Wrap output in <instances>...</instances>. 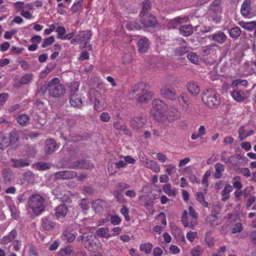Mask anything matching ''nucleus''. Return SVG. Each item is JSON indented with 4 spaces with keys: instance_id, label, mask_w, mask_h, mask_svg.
<instances>
[{
    "instance_id": "1",
    "label": "nucleus",
    "mask_w": 256,
    "mask_h": 256,
    "mask_svg": "<svg viewBox=\"0 0 256 256\" xmlns=\"http://www.w3.org/2000/svg\"><path fill=\"white\" fill-rule=\"evenodd\" d=\"M46 88L50 96L53 98H62L66 92L64 86L60 83L58 78H54L48 82Z\"/></svg>"
},
{
    "instance_id": "2",
    "label": "nucleus",
    "mask_w": 256,
    "mask_h": 256,
    "mask_svg": "<svg viewBox=\"0 0 256 256\" xmlns=\"http://www.w3.org/2000/svg\"><path fill=\"white\" fill-rule=\"evenodd\" d=\"M131 94H136L138 102L143 104L149 102L152 98V93L148 92L147 86L144 82H140L135 84L130 90Z\"/></svg>"
},
{
    "instance_id": "3",
    "label": "nucleus",
    "mask_w": 256,
    "mask_h": 256,
    "mask_svg": "<svg viewBox=\"0 0 256 256\" xmlns=\"http://www.w3.org/2000/svg\"><path fill=\"white\" fill-rule=\"evenodd\" d=\"M202 98V102L210 108H217L220 104L219 94L212 88L204 90Z\"/></svg>"
},
{
    "instance_id": "4",
    "label": "nucleus",
    "mask_w": 256,
    "mask_h": 256,
    "mask_svg": "<svg viewBox=\"0 0 256 256\" xmlns=\"http://www.w3.org/2000/svg\"><path fill=\"white\" fill-rule=\"evenodd\" d=\"M44 199L39 194H34L30 197L28 206L36 215L40 214L45 209L44 204Z\"/></svg>"
},
{
    "instance_id": "5",
    "label": "nucleus",
    "mask_w": 256,
    "mask_h": 256,
    "mask_svg": "<svg viewBox=\"0 0 256 256\" xmlns=\"http://www.w3.org/2000/svg\"><path fill=\"white\" fill-rule=\"evenodd\" d=\"M198 214L192 206L188 207V214L186 210H184L181 218V222L184 227L193 228L198 224Z\"/></svg>"
},
{
    "instance_id": "6",
    "label": "nucleus",
    "mask_w": 256,
    "mask_h": 256,
    "mask_svg": "<svg viewBox=\"0 0 256 256\" xmlns=\"http://www.w3.org/2000/svg\"><path fill=\"white\" fill-rule=\"evenodd\" d=\"M88 98L94 104V110L98 112L102 111L106 106L104 98L95 89L90 90L88 94Z\"/></svg>"
},
{
    "instance_id": "7",
    "label": "nucleus",
    "mask_w": 256,
    "mask_h": 256,
    "mask_svg": "<svg viewBox=\"0 0 256 256\" xmlns=\"http://www.w3.org/2000/svg\"><path fill=\"white\" fill-rule=\"evenodd\" d=\"M232 90H230V96L237 102H242L248 98L250 94L251 90L242 89L235 86H230Z\"/></svg>"
},
{
    "instance_id": "8",
    "label": "nucleus",
    "mask_w": 256,
    "mask_h": 256,
    "mask_svg": "<svg viewBox=\"0 0 256 256\" xmlns=\"http://www.w3.org/2000/svg\"><path fill=\"white\" fill-rule=\"evenodd\" d=\"M86 238V240H84V244L86 248L92 252H96L100 250V242L95 236L88 234Z\"/></svg>"
},
{
    "instance_id": "9",
    "label": "nucleus",
    "mask_w": 256,
    "mask_h": 256,
    "mask_svg": "<svg viewBox=\"0 0 256 256\" xmlns=\"http://www.w3.org/2000/svg\"><path fill=\"white\" fill-rule=\"evenodd\" d=\"M126 167V164L123 160H118L116 158L110 160L108 165V172L110 174H114L118 172V170Z\"/></svg>"
},
{
    "instance_id": "10",
    "label": "nucleus",
    "mask_w": 256,
    "mask_h": 256,
    "mask_svg": "<svg viewBox=\"0 0 256 256\" xmlns=\"http://www.w3.org/2000/svg\"><path fill=\"white\" fill-rule=\"evenodd\" d=\"M251 0H244L242 4L240 12L245 18H251L256 15V10L251 6Z\"/></svg>"
},
{
    "instance_id": "11",
    "label": "nucleus",
    "mask_w": 256,
    "mask_h": 256,
    "mask_svg": "<svg viewBox=\"0 0 256 256\" xmlns=\"http://www.w3.org/2000/svg\"><path fill=\"white\" fill-rule=\"evenodd\" d=\"M140 22L145 27H153L157 24L156 18L150 14H140Z\"/></svg>"
},
{
    "instance_id": "12",
    "label": "nucleus",
    "mask_w": 256,
    "mask_h": 256,
    "mask_svg": "<svg viewBox=\"0 0 256 256\" xmlns=\"http://www.w3.org/2000/svg\"><path fill=\"white\" fill-rule=\"evenodd\" d=\"M146 122V116H137L133 117L130 120V124L131 128L134 130H138L142 128Z\"/></svg>"
},
{
    "instance_id": "13",
    "label": "nucleus",
    "mask_w": 256,
    "mask_h": 256,
    "mask_svg": "<svg viewBox=\"0 0 256 256\" xmlns=\"http://www.w3.org/2000/svg\"><path fill=\"white\" fill-rule=\"evenodd\" d=\"M160 94L164 98L172 100H176L178 98L176 90L168 86L163 87L160 90Z\"/></svg>"
},
{
    "instance_id": "14",
    "label": "nucleus",
    "mask_w": 256,
    "mask_h": 256,
    "mask_svg": "<svg viewBox=\"0 0 256 256\" xmlns=\"http://www.w3.org/2000/svg\"><path fill=\"white\" fill-rule=\"evenodd\" d=\"M208 38L218 44H222L226 42L228 37L223 32L218 30L208 36Z\"/></svg>"
},
{
    "instance_id": "15",
    "label": "nucleus",
    "mask_w": 256,
    "mask_h": 256,
    "mask_svg": "<svg viewBox=\"0 0 256 256\" xmlns=\"http://www.w3.org/2000/svg\"><path fill=\"white\" fill-rule=\"evenodd\" d=\"M54 216V215L50 214L42 218L41 225L44 230L49 231L54 228L56 223L52 221Z\"/></svg>"
},
{
    "instance_id": "16",
    "label": "nucleus",
    "mask_w": 256,
    "mask_h": 256,
    "mask_svg": "<svg viewBox=\"0 0 256 256\" xmlns=\"http://www.w3.org/2000/svg\"><path fill=\"white\" fill-rule=\"evenodd\" d=\"M152 106L153 108L158 113L164 114L167 110V105L162 100L159 99H155L152 102Z\"/></svg>"
},
{
    "instance_id": "17",
    "label": "nucleus",
    "mask_w": 256,
    "mask_h": 256,
    "mask_svg": "<svg viewBox=\"0 0 256 256\" xmlns=\"http://www.w3.org/2000/svg\"><path fill=\"white\" fill-rule=\"evenodd\" d=\"M178 101L184 110L187 111L189 109L192 100L186 94H182L178 98Z\"/></svg>"
},
{
    "instance_id": "18",
    "label": "nucleus",
    "mask_w": 256,
    "mask_h": 256,
    "mask_svg": "<svg viewBox=\"0 0 256 256\" xmlns=\"http://www.w3.org/2000/svg\"><path fill=\"white\" fill-rule=\"evenodd\" d=\"M72 168H85L89 169L92 167V164L89 162L84 160H78L75 162H72L70 166Z\"/></svg>"
},
{
    "instance_id": "19",
    "label": "nucleus",
    "mask_w": 256,
    "mask_h": 256,
    "mask_svg": "<svg viewBox=\"0 0 256 256\" xmlns=\"http://www.w3.org/2000/svg\"><path fill=\"white\" fill-rule=\"evenodd\" d=\"M77 173L72 170L60 171L54 174V176L57 179L67 180L76 177Z\"/></svg>"
},
{
    "instance_id": "20",
    "label": "nucleus",
    "mask_w": 256,
    "mask_h": 256,
    "mask_svg": "<svg viewBox=\"0 0 256 256\" xmlns=\"http://www.w3.org/2000/svg\"><path fill=\"white\" fill-rule=\"evenodd\" d=\"M80 44L82 42H84V46H86L88 45V41L91 39L92 33L90 30H84L80 31L78 34L76 35Z\"/></svg>"
},
{
    "instance_id": "21",
    "label": "nucleus",
    "mask_w": 256,
    "mask_h": 256,
    "mask_svg": "<svg viewBox=\"0 0 256 256\" xmlns=\"http://www.w3.org/2000/svg\"><path fill=\"white\" fill-rule=\"evenodd\" d=\"M68 211V208L66 204H62L58 206L56 208L55 216L58 220L64 218Z\"/></svg>"
},
{
    "instance_id": "22",
    "label": "nucleus",
    "mask_w": 256,
    "mask_h": 256,
    "mask_svg": "<svg viewBox=\"0 0 256 256\" xmlns=\"http://www.w3.org/2000/svg\"><path fill=\"white\" fill-rule=\"evenodd\" d=\"M142 162L146 168L151 170L154 172L158 173L160 172V167L156 162L148 159H146Z\"/></svg>"
},
{
    "instance_id": "23",
    "label": "nucleus",
    "mask_w": 256,
    "mask_h": 256,
    "mask_svg": "<svg viewBox=\"0 0 256 256\" xmlns=\"http://www.w3.org/2000/svg\"><path fill=\"white\" fill-rule=\"evenodd\" d=\"M138 50L140 52L144 53L147 51L150 45L148 39L145 37H142L137 43Z\"/></svg>"
},
{
    "instance_id": "24",
    "label": "nucleus",
    "mask_w": 256,
    "mask_h": 256,
    "mask_svg": "<svg viewBox=\"0 0 256 256\" xmlns=\"http://www.w3.org/2000/svg\"><path fill=\"white\" fill-rule=\"evenodd\" d=\"M76 235L77 234L76 232H73L68 228H66L62 232V238L64 240L72 242L75 240Z\"/></svg>"
},
{
    "instance_id": "25",
    "label": "nucleus",
    "mask_w": 256,
    "mask_h": 256,
    "mask_svg": "<svg viewBox=\"0 0 256 256\" xmlns=\"http://www.w3.org/2000/svg\"><path fill=\"white\" fill-rule=\"evenodd\" d=\"M222 0H214L210 6L209 12L216 14H220L222 12V7L221 5Z\"/></svg>"
},
{
    "instance_id": "26",
    "label": "nucleus",
    "mask_w": 256,
    "mask_h": 256,
    "mask_svg": "<svg viewBox=\"0 0 256 256\" xmlns=\"http://www.w3.org/2000/svg\"><path fill=\"white\" fill-rule=\"evenodd\" d=\"M56 143L53 139H48L45 142L44 151L46 154H50L55 151Z\"/></svg>"
},
{
    "instance_id": "27",
    "label": "nucleus",
    "mask_w": 256,
    "mask_h": 256,
    "mask_svg": "<svg viewBox=\"0 0 256 256\" xmlns=\"http://www.w3.org/2000/svg\"><path fill=\"white\" fill-rule=\"evenodd\" d=\"M10 162L12 167L18 168L28 166L30 164L28 160L23 159L12 158L10 160Z\"/></svg>"
},
{
    "instance_id": "28",
    "label": "nucleus",
    "mask_w": 256,
    "mask_h": 256,
    "mask_svg": "<svg viewBox=\"0 0 256 256\" xmlns=\"http://www.w3.org/2000/svg\"><path fill=\"white\" fill-rule=\"evenodd\" d=\"M17 236V232L15 229H13L8 235L4 236L1 240L2 244H6L14 240Z\"/></svg>"
},
{
    "instance_id": "29",
    "label": "nucleus",
    "mask_w": 256,
    "mask_h": 256,
    "mask_svg": "<svg viewBox=\"0 0 256 256\" xmlns=\"http://www.w3.org/2000/svg\"><path fill=\"white\" fill-rule=\"evenodd\" d=\"M70 103L74 108H81L83 106V102L80 96H70Z\"/></svg>"
},
{
    "instance_id": "30",
    "label": "nucleus",
    "mask_w": 256,
    "mask_h": 256,
    "mask_svg": "<svg viewBox=\"0 0 256 256\" xmlns=\"http://www.w3.org/2000/svg\"><path fill=\"white\" fill-rule=\"evenodd\" d=\"M30 118L25 114L18 115L16 118L17 122L21 126H26L29 124Z\"/></svg>"
},
{
    "instance_id": "31",
    "label": "nucleus",
    "mask_w": 256,
    "mask_h": 256,
    "mask_svg": "<svg viewBox=\"0 0 256 256\" xmlns=\"http://www.w3.org/2000/svg\"><path fill=\"white\" fill-rule=\"evenodd\" d=\"M179 30L180 33L184 36H188L193 33V30L190 24L180 26Z\"/></svg>"
},
{
    "instance_id": "32",
    "label": "nucleus",
    "mask_w": 256,
    "mask_h": 256,
    "mask_svg": "<svg viewBox=\"0 0 256 256\" xmlns=\"http://www.w3.org/2000/svg\"><path fill=\"white\" fill-rule=\"evenodd\" d=\"M10 144L6 134L4 132H0V148L1 150L6 149Z\"/></svg>"
},
{
    "instance_id": "33",
    "label": "nucleus",
    "mask_w": 256,
    "mask_h": 256,
    "mask_svg": "<svg viewBox=\"0 0 256 256\" xmlns=\"http://www.w3.org/2000/svg\"><path fill=\"white\" fill-rule=\"evenodd\" d=\"M238 24L242 28L249 31H252L256 28V22L255 21L250 22H244L240 21Z\"/></svg>"
},
{
    "instance_id": "34",
    "label": "nucleus",
    "mask_w": 256,
    "mask_h": 256,
    "mask_svg": "<svg viewBox=\"0 0 256 256\" xmlns=\"http://www.w3.org/2000/svg\"><path fill=\"white\" fill-rule=\"evenodd\" d=\"M96 234L100 238H108L112 236L110 233L109 228H98Z\"/></svg>"
},
{
    "instance_id": "35",
    "label": "nucleus",
    "mask_w": 256,
    "mask_h": 256,
    "mask_svg": "<svg viewBox=\"0 0 256 256\" xmlns=\"http://www.w3.org/2000/svg\"><path fill=\"white\" fill-rule=\"evenodd\" d=\"M214 168L216 172L214 174V176L216 178H220L222 176V172L224 171V166L220 162H218L214 165Z\"/></svg>"
},
{
    "instance_id": "36",
    "label": "nucleus",
    "mask_w": 256,
    "mask_h": 256,
    "mask_svg": "<svg viewBox=\"0 0 256 256\" xmlns=\"http://www.w3.org/2000/svg\"><path fill=\"white\" fill-rule=\"evenodd\" d=\"M254 130L246 131L244 126H241L238 129L239 138L240 141L244 140L246 138L254 134Z\"/></svg>"
},
{
    "instance_id": "37",
    "label": "nucleus",
    "mask_w": 256,
    "mask_h": 256,
    "mask_svg": "<svg viewBox=\"0 0 256 256\" xmlns=\"http://www.w3.org/2000/svg\"><path fill=\"white\" fill-rule=\"evenodd\" d=\"M14 6L17 11H20V10H22L26 8L29 10L32 9V4H28L25 5L24 3L22 2H16L14 3Z\"/></svg>"
},
{
    "instance_id": "38",
    "label": "nucleus",
    "mask_w": 256,
    "mask_h": 256,
    "mask_svg": "<svg viewBox=\"0 0 256 256\" xmlns=\"http://www.w3.org/2000/svg\"><path fill=\"white\" fill-rule=\"evenodd\" d=\"M187 88L189 92L193 95H196L200 92L198 86L192 82H190L187 84Z\"/></svg>"
},
{
    "instance_id": "39",
    "label": "nucleus",
    "mask_w": 256,
    "mask_h": 256,
    "mask_svg": "<svg viewBox=\"0 0 256 256\" xmlns=\"http://www.w3.org/2000/svg\"><path fill=\"white\" fill-rule=\"evenodd\" d=\"M164 192L169 196H174L176 194V190L175 189L172 188L170 184L167 183L162 186Z\"/></svg>"
},
{
    "instance_id": "40",
    "label": "nucleus",
    "mask_w": 256,
    "mask_h": 256,
    "mask_svg": "<svg viewBox=\"0 0 256 256\" xmlns=\"http://www.w3.org/2000/svg\"><path fill=\"white\" fill-rule=\"evenodd\" d=\"M6 134L8 138V141L10 144H14L19 140L18 134L16 130H13L10 132Z\"/></svg>"
},
{
    "instance_id": "41",
    "label": "nucleus",
    "mask_w": 256,
    "mask_h": 256,
    "mask_svg": "<svg viewBox=\"0 0 256 256\" xmlns=\"http://www.w3.org/2000/svg\"><path fill=\"white\" fill-rule=\"evenodd\" d=\"M206 223L209 224L211 226L214 227L220 224L218 218L214 217L212 216H208L206 220Z\"/></svg>"
},
{
    "instance_id": "42",
    "label": "nucleus",
    "mask_w": 256,
    "mask_h": 256,
    "mask_svg": "<svg viewBox=\"0 0 256 256\" xmlns=\"http://www.w3.org/2000/svg\"><path fill=\"white\" fill-rule=\"evenodd\" d=\"M168 116L171 120L174 121L181 117V113L178 110L172 108L168 112Z\"/></svg>"
},
{
    "instance_id": "43",
    "label": "nucleus",
    "mask_w": 256,
    "mask_h": 256,
    "mask_svg": "<svg viewBox=\"0 0 256 256\" xmlns=\"http://www.w3.org/2000/svg\"><path fill=\"white\" fill-rule=\"evenodd\" d=\"M152 3L149 0H146L142 4V10L140 14H149L148 12L151 9Z\"/></svg>"
},
{
    "instance_id": "44",
    "label": "nucleus",
    "mask_w": 256,
    "mask_h": 256,
    "mask_svg": "<svg viewBox=\"0 0 256 256\" xmlns=\"http://www.w3.org/2000/svg\"><path fill=\"white\" fill-rule=\"evenodd\" d=\"M32 78V74H26L20 78L19 83L22 85L26 84L31 82Z\"/></svg>"
},
{
    "instance_id": "45",
    "label": "nucleus",
    "mask_w": 256,
    "mask_h": 256,
    "mask_svg": "<svg viewBox=\"0 0 256 256\" xmlns=\"http://www.w3.org/2000/svg\"><path fill=\"white\" fill-rule=\"evenodd\" d=\"M241 32L242 31L238 26L234 27L229 30L230 36L234 38H238L240 35Z\"/></svg>"
},
{
    "instance_id": "46",
    "label": "nucleus",
    "mask_w": 256,
    "mask_h": 256,
    "mask_svg": "<svg viewBox=\"0 0 256 256\" xmlns=\"http://www.w3.org/2000/svg\"><path fill=\"white\" fill-rule=\"evenodd\" d=\"M196 198L204 207H208V203L204 200V194L203 192H198L196 194Z\"/></svg>"
},
{
    "instance_id": "47",
    "label": "nucleus",
    "mask_w": 256,
    "mask_h": 256,
    "mask_svg": "<svg viewBox=\"0 0 256 256\" xmlns=\"http://www.w3.org/2000/svg\"><path fill=\"white\" fill-rule=\"evenodd\" d=\"M232 86H235L240 88L241 86H244L246 88L248 86V82L245 80L236 79L233 80L232 82Z\"/></svg>"
},
{
    "instance_id": "48",
    "label": "nucleus",
    "mask_w": 256,
    "mask_h": 256,
    "mask_svg": "<svg viewBox=\"0 0 256 256\" xmlns=\"http://www.w3.org/2000/svg\"><path fill=\"white\" fill-rule=\"evenodd\" d=\"M2 174L4 180L8 182L11 180L12 171L10 168H6L2 170Z\"/></svg>"
},
{
    "instance_id": "49",
    "label": "nucleus",
    "mask_w": 256,
    "mask_h": 256,
    "mask_svg": "<svg viewBox=\"0 0 256 256\" xmlns=\"http://www.w3.org/2000/svg\"><path fill=\"white\" fill-rule=\"evenodd\" d=\"M232 187H234V188H236L237 190H240L242 187V185L241 182V178L240 176H234L232 180Z\"/></svg>"
},
{
    "instance_id": "50",
    "label": "nucleus",
    "mask_w": 256,
    "mask_h": 256,
    "mask_svg": "<svg viewBox=\"0 0 256 256\" xmlns=\"http://www.w3.org/2000/svg\"><path fill=\"white\" fill-rule=\"evenodd\" d=\"M153 247L152 244L150 242L142 244L140 246V250L145 252L146 254L150 252Z\"/></svg>"
},
{
    "instance_id": "51",
    "label": "nucleus",
    "mask_w": 256,
    "mask_h": 256,
    "mask_svg": "<svg viewBox=\"0 0 256 256\" xmlns=\"http://www.w3.org/2000/svg\"><path fill=\"white\" fill-rule=\"evenodd\" d=\"M78 88L79 84H78V82H76L72 84L70 86V96H80L79 94H76V92L78 90Z\"/></svg>"
},
{
    "instance_id": "52",
    "label": "nucleus",
    "mask_w": 256,
    "mask_h": 256,
    "mask_svg": "<svg viewBox=\"0 0 256 256\" xmlns=\"http://www.w3.org/2000/svg\"><path fill=\"white\" fill-rule=\"evenodd\" d=\"M187 58L190 62L194 64H198V55L194 52H190L187 55Z\"/></svg>"
},
{
    "instance_id": "53",
    "label": "nucleus",
    "mask_w": 256,
    "mask_h": 256,
    "mask_svg": "<svg viewBox=\"0 0 256 256\" xmlns=\"http://www.w3.org/2000/svg\"><path fill=\"white\" fill-rule=\"evenodd\" d=\"M210 175V172L207 170L204 174L202 180V184L203 185L204 188V190H206V188L208 186V179Z\"/></svg>"
},
{
    "instance_id": "54",
    "label": "nucleus",
    "mask_w": 256,
    "mask_h": 256,
    "mask_svg": "<svg viewBox=\"0 0 256 256\" xmlns=\"http://www.w3.org/2000/svg\"><path fill=\"white\" fill-rule=\"evenodd\" d=\"M188 48L185 46H183L178 48H176L174 50V53L176 56H182L188 52Z\"/></svg>"
},
{
    "instance_id": "55",
    "label": "nucleus",
    "mask_w": 256,
    "mask_h": 256,
    "mask_svg": "<svg viewBox=\"0 0 256 256\" xmlns=\"http://www.w3.org/2000/svg\"><path fill=\"white\" fill-rule=\"evenodd\" d=\"M184 19H186V18L182 19L178 18L174 20H170L169 22V27L173 28H176L179 24H181L182 23V20H184ZM188 18H186V20Z\"/></svg>"
},
{
    "instance_id": "56",
    "label": "nucleus",
    "mask_w": 256,
    "mask_h": 256,
    "mask_svg": "<svg viewBox=\"0 0 256 256\" xmlns=\"http://www.w3.org/2000/svg\"><path fill=\"white\" fill-rule=\"evenodd\" d=\"M9 209L11 212L12 216L17 219L19 216V211L14 205H10L9 206Z\"/></svg>"
},
{
    "instance_id": "57",
    "label": "nucleus",
    "mask_w": 256,
    "mask_h": 256,
    "mask_svg": "<svg viewBox=\"0 0 256 256\" xmlns=\"http://www.w3.org/2000/svg\"><path fill=\"white\" fill-rule=\"evenodd\" d=\"M217 44H212L209 45H207L201 48V52L204 55H208L210 53V51L212 50V46H216Z\"/></svg>"
},
{
    "instance_id": "58",
    "label": "nucleus",
    "mask_w": 256,
    "mask_h": 256,
    "mask_svg": "<svg viewBox=\"0 0 256 256\" xmlns=\"http://www.w3.org/2000/svg\"><path fill=\"white\" fill-rule=\"evenodd\" d=\"M120 213L124 216L125 220L127 222L130 220L129 216V210L126 206H123L120 210Z\"/></svg>"
},
{
    "instance_id": "59",
    "label": "nucleus",
    "mask_w": 256,
    "mask_h": 256,
    "mask_svg": "<svg viewBox=\"0 0 256 256\" xmlns=\"http://www.w3.org/2000/svg\"><path fill=\"white\" fill-rule=\"evenodd\" d=\"M54 42V36H50L44 39L42 44V48H45L47 46L52 44Z\"/></svg>"
},
{
    "instance_id": "60",
    "label": "nucleus",
    "mask_w": 256,
    "mask_h": 256,
    "mask_svg": "<svg viewBox=\"0 0 256 256\" xmlns=\"http://www.w3.org/2000/svg\"><path fill=\"white\" fill-rule=\"evenodd\" d=\"M56 32L58 33V38L62 40L66 34V30L64 26H60L56 28Z\"/></svg>"
},
{
    "instance_id": "61",
    "label": "nucleus",
    "mask_w": 256,
    "mask_h": 256,
    "mask_svg": "<svg viewBox=\"0 0 256 256\" xmlns=\"http://www.w3.org/2000/svg\"><path fill=\"white\" fill-rule=\"evenodd\" d=\"M233 190L232 186L229 184H226L224 189L222 191V195H230Z\"/></svg>"
},
{
    "instance_id": "62",
    "label": "nucleus",
    "mask_w": 256,
    "mask_h": 256,
    "mask_svg": "<svg viewBox=\"0 0 256 256\" xmlns=\"http://www.w3.org/2000/svg\"><path fill=\"white\" fill-rule=\"evenodd\" d=\"M230 163L233 166H238L240 162L237 160L234 155L230 156L228 158V164Z\"/></svg>"
},
{
    "instance_id": "63",
    "label": "nucleus",
    "mask_w": 256,
    "mask_h": 256,
    "mask_svg": "<svg viewBox=\"0 0 256 256\" xmlns=\"http://www.w3.org/2000/svg\"><path fill=\"white\" fill-rule=\"evenodd\" d=\"M165 166L166 167L165 172L170 176L174 174L176 171V166L173 164H168L166 165Z\"/></svg>"
},
{
    "instance_id": "64",
    "label": "nucleus",
    "mask_w": 256,
    "mask_h": 256,
    "mask_svg": "<svg viewBox=\"0 0 256 256\" xmlns=\"http://www.w3.org/2000/svg\"><path fill=\"white\" fill-rule=\"evenodd\" d=\"M82 6V2L78 0L76 2H74L72 8V11L73 13H76L78 12L81 8Z\"/></svg>"
}]
</instances>
